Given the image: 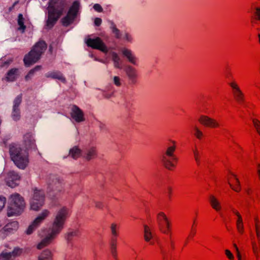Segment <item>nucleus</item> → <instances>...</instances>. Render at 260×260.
Listing matches in <instances>:
<instances>
[{
  "instance_id": "obj_22",
  "label": "nucleus",
  "mask_w": 260,
  "mask_h": 260,
  "mask_svg": "<svg viewBox=\"0 0 260 260\" xmlns=\"http://www.w3.org/2000/svg\"><path fill=\"white\" fill-rule=\"evenodd\" d=\"M25 19L22 14H19L18 16L17 23L18 25V30L21 33L25 32L26 26L24 25Z\"/></svg>"
},
{
  "instance_id": "obj_56",
  "label": "nucleus",
  "mask_w": 260,
  "mask_h": 260,
  "mask_svg": "<svg viewBox=\"0 0 260 260\" xmlns=\"http://www.w3.org/2000/svg\"><path fill=\"white\" fill-rule=\"evenodd\" d=\"M237 257L238 260H244L242 258L241 253H237Z\"/></svg>"
},
{
  "instance_id": "obj_24",
  "label": "nucleus",
  "mask_w": 260,
  "mask_h": 260,
  "mask_svg": "<svg viewBox=\"0 0 260 260\" xmlns=\"http://www.w3.org/2000/svg\"><path fill=\"white\" fill-rule=\"evenodd\" d=\"M18 227V222L16 221H14L7 224L4 227V230L6 232H12L14 231H16Z\"/></svg>"
},
{
  "instance_id": "obj_50",
  "label": "nucleus",
  "mask_w": 260,
  "mask_h": 260,
  "mask_svg": "<svg viewBox=\"0 0 260 260\" xmlns=\"http://www.w3.org/2000/svg\"><path fill=\"white\" fill-rule=\"evenodd\" d=\"M172 192V189L171 188H169L168 189V197H169V199H171V198Z\"/></svg>"
},
{
  "instance_id": "obj_13",
  "label": "nucleus",
  "mask_w": 260,
  "mask_h": 260,
  "mask_svg": "<svg viewBox=\"0 0 260 260\" xmlns=\"http://www.w3.org/2000/svg\"><path fill=\"white\" fill-rule=\"evenodd\" d=\"M86 43L87 46L92 49L99 50L103 52L108 51L107 46L99 37L94 39L89 38L86 40Z\"/></svg>"
},
{
  "instance_id": "obj_51",
  "label": "nucleus",
  "mask_w": 260,
  "mask_h": 260,
  "mask_svg": "<svg viewBox=\"0 0 260 260\" xmlns=\"http://www.w3.org/2000/svg\"><path fill=\"white\" fill-rule=\"evenodd\" d=\"M197 223L196 221V220H194L193 221V222L192 223V225L191 226V229H197Z\"/></svg>"
},
{
  "instance_id": "obj_32",
  "label": "nucleus",
  "mask_w": 260,
  "mask_h": 260,
  "mask_svg": "<svg viewBox=\"0 0 260 260\" xmlns=\"http://www.w3.org/2000/svg\"><path fill=\"white\" fill-rule=\"evenodd\" d=\"M0 260H14L11 252L3 251L0 254Z\"/></svg>"
},
{
  "instance_id": "obj_52",
  "label": "nucleus",
  "mask_w": 260,
  "mask_h": 260,
  "mask_svg": "<svg viewBox=\"0 0 260 260\" xmlns=\"http://www.w3.org/2000/svg\"><path fill=\"white\" fill-rule=\"evenodd\" d=\"M125 38L128 41H131L132 40V38L131 36H129L128 34H126L125 35Z\"/></svg>"
},
{
  "instance_id": "obj_33",
  "label": "nucleus",
  "mask_w": 260,
  "mask_h": 260,
  "mask_svg": "<svg viewBox=\"0 0 260 260\" xmlns=\"http://www.w3.org/2000/svg\"><path fill=\"white\" fill-rule=\"evenodd\" d=\"M41 66H37L34 69L30 70L27 75L25 76V79L28 80L30 79L31 77L34 75L36 72L38 71L41 69Z\"/></svg>"
},
{
  "instance_id": "obj_31",
  "label": "nucleus",
  "mask_w": 260,
  "mask_h": 260,
  "mask_svg": "<svg viewBox=\"0 0 260 260\" xmlns=\"http://www.w3.org/2000/svg\"><path fill=\"white\" fill-rule=\"evenodd\" d=\"M193 153L196 162L199 166L201 164V153L196 147L193 149Z\"/></svg>"
},
{
  "instance_id": "obj_11",
  "label": "nucleus",
  "mask_w": 260,
  "mask_h": 260,
  "mask_svg": "<svg viewBox=\"0 0 260 260\" xmlns=\"http://www.w3.org/2000/svg\"><path fill=\"white\" fill-rule=\"evenodd\" d=\"M110 228L112 235L110 242L111 253L113 256L116 258L117 256V237L118 236L119 226L113 223L111 224Z\"/></svg>"
},
{
  "instance_id": "obj_35",
  "label": "nucleus",
  "mask_w": 260,
  "mask_h": 260,
  "mask_svg": "<svg viewBox=\"0 0 260 260\" xmlns=\"http://www.w3.org/2000/svg\"><path fill=\"white\" fill-rule=\"evenodd\" d=\"M112 60L114 62V66L117 68H120V59L118 56L117 54L115 52H113L112 54Z\"/></svg>"
},
{
  "instance_id": "obj_21",
  "label": "nucleus",
  "mask_w": 260,
  "mask_h": 260,
  "mask_svg": "<svg viewBox=\"0 0 260 260\" xmlns=\"http://www.w3.org/2000/svg\"><path fill=\"white\" fill-rule=\"evenodd\" d=\"M229 184L231 188L236 192H239L241 190L240 182L237 176L232 174L229 180Z\"/></svg>"
},
{
  "instance_id": "obj_40",
  "label": "nucleus",
  "mask_w": 260,
  "mask_h": 260,
  "mask_svg": "<svg viewBox=\"0 0 260 260\" xmlns=\"http://www.w3.org/2000/svg\"><path fill=\"white\" fill-rule=\"evenodd\" d=\"M197 232V229H191L190 232L188 235V236L187 238V240H191L194 236L196 235Z\"/></svg>"
},
{
  "instance_id": "obj_23",
  "label": "nucleus",
  "mask_w": 260,
  "mask_h": 260,
  "mask_svg": "<svg viewBox=\"0 0 260 260\" xmlns=\"http://www.w3.org/2000/svg\"><path fill=\"white\" fill-rule=\"evenodd\" d=\"M18 69L13 68L9 70L6 76V80L7 81H14L17 77Z\"/></svg>"
},
{
  "instance_id": "obj_3",
  "label": "nucleus",
  "mask_w": 260,
  "mask_h": 260,
  "mask_svg": "<svg viewBox=\"0 0 260 260\" xmlns=\"http://www.w3.org/2000/svg\"><path fill=\"white\" fill-rule=\"evenodd\" d=\"M67 0H49L47 7L48 19L46 26L52 27L63 14Z\"/></svg>"
},
{
  "instance_id": "obj_4",
  "label": "nucleus",
  "mask_w": 260,
  "mask_h": 260,
  "mask_svg": "<svg viewBox=\"0 0 260 260\" xmlns=\"http://www.w3.org/2000/svg\"><path fill=\"white\" fill-rule=\"evenodd\" d=\"M9 153L11 160L20 169H24L29 164V153L24 148L16 144L9 146Z\"/></svg>"
},
{
  "instance_id": "obj_18",
  "label": "nucleus",
  "mask_w": 260,
  "mask_h": 260,
  "mask_svg": "<svg viewBox=\"0 0 260 260\" xmlns=\"http://www.w3.org/2000/svg\"><path fill=\"white\" fill-rule=\"evenodd\" d=\"M144 240L146 242L149 243V245H153L157 241L155 236L152 234L151 229L147 225L144 226Z\"/></svg>"
},
{
  "instance_id": "obj_48",
  "label": "nucleus",
  "mask_w": 260,
  "mask_h": 260,
  "mask_svg": "<svg viewBox=\"0 0 260 260\" xmlns=\"http://www.w3.org/2000/svg\"><path fill=\"white\" fill-rule=\"evenodd\" d=\"M252 250L254 253L257 252V246L255 242H253L252 244Z\"/></svg>"
},
{
  "instance_id": "obj_27",
  "label": "nucleus",
  "mask_w": 260,
  "mask_h": 260,
  "mask_svg": "<svg viewBox=\"0 0 260 260\" xmlns=\"http://www.w3.org/2000/svg\"><path fill=\"white\" fill-rule=\"evenodd\" d=\"M122 53L125 56H126L129 62H131L133 64H136V58L134 56H133L130 50H128L127 49H124L122 50Z\"/></svg>"
},
{
  "instance_id": "obj_5",
  "label": "nucleus",
  "mask_w": 260,
  "mask_h": 260,
  "mask_svg": "<svg viewBox=\"0 0 260 260\" xmlns=\"http://www.w3.org/2000/svg\"><path fill=\"white\" fill-rule=\"evenodd\" d=\"M47 49V44L44 41H40L32 47L31 50L25 55L23 61L27 67L37 62Z\"/></svg>"
},
{
  "instance_id": "obj_25",
  "label": "nucleus",
  "mask_w": 260,
  "mask_h": 260,
  "mask_svg": "<svg viewBox=\"0 0 260 260\" xmlns=\"http://www.w3.org/2000/svg\"><path fill=\"white\" fill-rule=\"evenodd\" d=\"M48 77L52 79H57L63 83L66 81V78L63 77L62 74L59 72H53L49 74Z\"/></svg>"
},
{
  "instance_id": "obj_49",
  "label": "nucleus",
  "mask_w": 260,
  "mask_h": 260,
  "mask_svg": "<svg viewBox=\"0 0 260 260\" xmlns=\"http://www.w3.org/2000/svg\"><path fill=\"white\" fill-rule=\"evenodd\" d=\"M255 231L260 229V224L258 221L256 222L255 223Z\"/></svg>"
},
{
  "instance_id": "obj_10",
  "label": "nucleus",
  "mask_w": 260,
  "mask_h": 260,
  "mask_svg": "<svg viewBox=\"0 0 260 260\" xmlns=\"http://www.w3.org/2000/svg\"><path fill=\"white\" fill-rule=\"evenodd\" d=\"M50 212L48 210H44L30 224L26 231L27 235L31 234L36 230L43 221L49 215Z\"/></svg>"
},
{
  "instance_id": "obj_29",
  "label": "nucleus",
  "mask_w": 260,
  "mask_h": 260,
  "mask_svg": "<svg viewBox=\"0 0 260 260\" xmlns=\"http://www.w3.org/2000/svg\"><path fill=\"white\" fill-rule=\"evenodd\" d=\"M193 135L199 140H202L205 138L203 132L197 126H195L193 128Z\"/></svg>"
},
{
  "instance_id": "obj_1",
  "label": "nucleus",
  "mask_w": 260,
  "mask_h": 260,
  "mask_svg": "<svg viewBox=\"0 0 260 260\" xmlns=\"http://www.w3.org/2000/svg\"><path fill=\"white\" fill-rule=\"evenodd\" d=\"M68 214L69 210L66 207H62L57 212L51 226L49 229L47 235L38 244V249H42L50 244L61 232Z\"/></svg>"
},
{
  "instance_id": "obj_57",
  "label": "nucleus",
  "mask_w": 260,
  "mask_h": 260,
  "mask_svg": "<svg viewBox=\"0 0 260 260\" xmlns=\"http://www.w3.org/2000/svg\"><path fill=\"white\" fill-rule=\"evenodd\" d=\"M96 206V207H99V208H101V207H102V204H101V203H100V204H97Z\"/></svg>"
},
{
  "instance_id": "obj_36",
  "label": "nucleus",
  "mask_w": 260,
  "mask_h": 260,
  "mask_svg": "<svg viewBox=\"0 0 260 260\" xmlns=\"http://www.w3.org/2000/svg\"><path fill=\"white\" fill-rule=\"evenodd\" d=\"M12 117L13 120L17 121L20 118V112L19 108H13V112L12 113Z\"/></svg>"
},
{
  "instance_id": "obj_19",
  "label": "nucleus",
  "mask_w": 260,
  "mask_h": 260,
  "mask_svg": "<svg viewBox=\"0 0 260 260\" xmlns=\"http://www.w3.org/2000/svg\"><path fill=\"white\" fill-rule=\"evenodd\" d=\"M208 201L211 207L217 212L222 210V204L219 199L214 195H210Z\"/></svg>"
},
{
  "instance_id": "obj_28",
  "label": "nucleus",
  "mask_w": 260,
  "mask_h": 260,
  "mask_svg": "<svg viewBox=\"0 0 260 260\" xmlns=\"http://www.w3.org/2000/svg\"><path fill=\"white\" fill-rule=\"evenodd\" d=\"M38 260H52V255L49 250H44L39 256Z\"/></svg>"
},
{
  "instance_id": "obj_47",
  "label": "nucleus",
  "mask_w": 260,
  "mask_h": 260,
  "mask_svg": "<svg viewBox=\"0 0 260 260\" xmlns=\"http://www.w3.org/2000/svg\"><path fill=\"white\" fill-rule=\"evenodd\" d=\"M102 19L100 18H96L94 19V23L95 25L100 26L102 23Z\"/></svg>"
},
{
  "instance_id": "obj_58",
  "label": "nucleus",
  "mask_w": 260,
  "mask_h": 260,
  "mask_svg": "<svg viewBox=\"0 0 260 260\" xmlns=\"http://www.w3.org/2000/svg\"><path fill=\"white\" fill-rule=\"evenodd\" d=\"M258 243L260 244V238H257Z\"/></svg>"
},
{
  "instance_id": "obj_17",
  "label": "nucleus",
  "mask_w": 260,
  "mask_h": 260,
  "mask_svg": "<svg viewBox=\"0 0 260 260\" xmlns=\"http://www.w3.org/2000/svg\"><path fill=\"white\" fill-rule=\"evenodd\" d=\"M71 116L77 122L85 120L83 111L76 105H74L72 108Z\"/></svg>"
},
{
  "instance_id": "obj_39",
  "label": "nucleus",
  "mask_w": 260,
  "mask_h": 260,
  "mask_svg": "<svg viewBox=\"0 0 260 260\" xmlns=\"http://www.w3.org/2000/svg\"><path fill=\"white\" fill-rule=\"evenodd\" d=\"M253 124L257 133L260 136V121L256 119H254L253 120Z\"/></svg>"
},
{
  "instance_id": "obj_7",
  "label": "nucleus",
  "mask_w": 260,
  "mask_h": 260,
  "mask_svg": "<svg viewBox=\"0 0 260 260\" xmlns=\"http://www.w3.org/2000/svg\"><path fill=\"white\" fill-rule=\"evenodd\" d=\"M45 201V193L42 190L35 188L34 194L30 201L31 209L35 210H39L43 206Z\"/></svg>"
},
{
  "instance_id": "obj_8",
  "label": "nucleus",
  "mask_w": 260,
  "mask_h": 260,
  "mask_svg": "<svg viewBox=\"0 0 260 260\" xmlns=\"http://www.w3.org/2000/svg\"><path fill=\"white\" fill-rule=\"evenodd\" d=\"M79 7L80 4L78 1H75L73 3L69 9L67 15L61 20V22L64 26H67L74 21L77 15Z\"/></svg>"
},
{
  "instance_id": "obj_41",
  "label": "nucleus",
  "mask_w": 260,
  "mask_h": 260,
  "mask_svg": "<svg viewBox=\"0 0 260 260\" xmlns=\"http://www.w3.org/2000/svg\"><path fill=\"white\" fill-rule=\"evenodd\" d=\"M225 254L229 260L234 259V256L230 250L226 249L225 250Z\"/></svg>"
},
{
  "instance_id": "obj_54",
  "label": "nucleus",
  "mask_w": 260,
  "mask_h": 260,
  "mask_svg": "<svg viewBox=\"0 0 260 260\" xmlns=\"http://www.w3.org/2000/svg\"><path fill=\"white\" fill-rule=\"evenodd\" d=\"M257 174H258V178L260 180V164H259L257 166Z\"/></svg>"
},
{
  "instance_id": "obj_6",
  "label": "nucleus",
  "mask_w": 260,
  "mask_h": 260,
  "mask_svg": "<svg viewBox=\"0 0 260 260\" xmlns=\"http://www.w3.org/2000/svg\"><path fill=\"white\" fill-rule=\"evenodd\" d=\"M9 206L7 209L9 217L19 215L25 207L24 198L19 193H15L9 197Z\"/></svg>"
},
{
  "instance_id": "obj_53",
  "label": "nucleus",
  "mask_w": 260,
  "mask_h": 260,
  "mask_svg": "<svg viewBox=\"0 0 260 260\" xmlns=\"http://www.w3.org/2000/svg\"><path fill=\"white\" fill-rule=\"evenodd\" d=\"M256 236V238H260V229L258 230L255 231Z\"/></svg>"
},
{
  "instance_id": "obj_12",
  "label": "nucleus",
  "mask_w": 260,
  "mask_h": 260,
  "mask_svg": "<svg viewBox=\"0 0 260 260\" xmlns=\"http://www.w3.org/2000/svg\"><path fill=\"white\" fill-rule=\"evenodd\" d=\"M198 122L207 128H217L220 127V124L216 119L205 115H201L198 118Z\"/></svg>"
},
{
  "instance_id": "obj_14",
  "label": "nucleus",
  "mask_w": 260,
  "mask_h": 260,
  "mask_svg": "<svg viewBox=\"0 0 260 260\" xmlns=\"http://www.w3.org/2000/svg\"><path fill=\"white\" fill-rule=\"evenodd\" d=\"M229 85L232 89V92L235 100L240 104L243 103L244 95L237 82L234 80L229 82Z\"/></svg>"
},
{
  "instance_id": "obj_16",
  "label": "nucleus",
  "mask_w": 260,
  "mask_h": 260,
  "mask_svg": "<svg viewBox=\"0 0 260 260\" xmlns=\"http://www.w3.org/2000/svg\"><path fill=\"white\" fill-rule=\"evenodd\" d=\"M22 147L24 148L27 151L30 150L37 149L35 140L34 139L32 134L30 133H27L24 136L23 146Z\"/></svg>"
},
{
  "instance_id": "obj_15",
  "label": "nucleus",
  "mask_w": 260,
  "mask_h": 260,
  "mask_svg": "<svg viewBox=\"0 0 260 260\" xmlns=\"http://www.w3.org/2000/svg\"><path fill=\"white\" fill-rule=\"evenodd\" d=\"M20 180V176L19 174L14 171H9L7 175L6 178V182L7 184L12 187L14 188L17 186Z\"/></svg>"
},
{
  "instance_id": "obj_37",
  "label": "nucleus",
  "mask_w": 260,
  "mask_h": 260,
  "mask_svg": "<svg viewBox=\"0 0 260 260\" xmlns=\"http://www.w3.org/2000/svg\"><path fill=\"white\" fill-rule=\"evenodd\" d=\"M22 102V95H18L14 101V105L13 108H19V106Z\"/></svg>"
},
{
  "instance_id": "obj_45",
  "label": "nucleus",
  "mask_w": 260,
  "mask_h": 260,
  "mask_svg": "<svg viewBox=\"0 0 260 260\" xmlns=\"http://www.w3.org/2000/svg\"><path fill=\"white\" fill-rule=\"evenodd\" d=\"M93 9L98 12H102L103 10L102 6L98 4H96L93 6Z\"/></svg>"
},
{
  "instance_id": "obj_44",
  "label": "nucleus",
  "mask_w": 260,
  "mask_h": 260,
  "mask_svg": "<svg viewBox=\"0 0 260 260\" xmlns=\"http://www.w3.org/2000/svg\"><path fill=\"white\" fill-rule=\"evenodd\" d=\"M254 15L255 20H260V7H257L255 8Z\"/></svg>"
},
{
  "instance_id": "obj_9",
  "label": "nucleus",
  "mask_w": 260,
  "mask_h": 260,
  "mask_svg": "<svg viewBox=\"0 0 260 260\" xmlns=\"http://www.w3.org/2000/svg\"><path fill=\"white\" fill-rule=\"evenodd\" d=\"M157 221L160 230L164 234H169L171 230V224L166 214L163 212L157 215Z\"/></svg>"
},
{
  "instance_id": "obj_42",
  "label": "nucleus",
  "mask_w": 260,
  "mask_h": 260,
  "mask_svg": "<svg viewBox=\"0 0 260 260\" xmlns=\"http://www.w3.org/2000/svg\"><path fill=\"white\" fill-rule=\"evenodd\" d=\"M126 73L128 76L131 78H133L136 76V72L134 70L131 68H128L126 71Z\"/></svg>"
},
{
  "instance_id": "obj_20",
  "label": "nucleus",
  "mask_w": 260,
  "mask_h": 260,
  "mask_svg": "<svg viewBox=\"0 0 260 260\" xmlns=\"http://www.w3.org/2000/svg\"><path fill=\"white\" fill-rule=\"evenodd\" d=\"M233 213L237 216L236 221L237 231L239 234L243 235L244 233V227L242 216L237 210H233Z\"/></svg>"
},
{
  "instance_id": "obj_55",
  "label": "nucleus",
  "mask_w": 260,
  "mask_h": 260,
  "mask_svg": "<svg viewBox=\"0 0 260 260\" xmlns=\"http://www.w3.org/2000/svg\"><path fill=\"white\" fill-rule=\"evenodd\" d=\"M234 247H235V248L236 249V251L237 252V253H240V252L239 251V248H238L237 245L236 244H234Z\"/></svg>"
},
{
  "instance_id": "obj_2",
  "label": "nucleus",
  "mask_w": 260,
  "mask_h": 260,
  "mask_svg": "<svg viewBox=\"0 0 260 260\" xmlns=\"http://www.w3.org/2000/svg\"><path fill=\"white\" fill-rule=\"evenodd\" d=\"M176 149L177 143L170 140L167 143L166 148L160 156V162L168 170L173 171L177 166L178 158L175 154Z\"/></svg>"
},
{
  "instance_id": "obj_26",
  "label": "nucleus",
  "mask_w": 260,
  "mask_h": 260,
  "mask_svg": "<svg viewBox=\"0 0 260 260\" xmlns=\"http://www.w3.org/2000/svg\"><path fill=\"white\" fill-rule=\"evenodd\" d=\"M69 155L74 159H77L81 155V150L78 147L75 146L70 150Z\"/></svg>"
},
{
  "instance_id": "obj_30",
  "label": "nucleus",
  "mask_w": 260,
  "mask_h": 260,
  "mask_svg": "<svg viewBox=\"0 0 260 260\" xmlns=\"http://www.w3.org/2000/svg\"><path fill=\"white\" fill-rule=\"evenodd\" d=\"M23 252L22 248L15 247L11 252L14 260L17 257L21 256L23 253Z\"/></svg>"
},
{
  "instance_id": "obj_34",
  "label": "nucleus",
  "mask_w": 260,
  "mask_h": 260,
  "mask_svg": "<svg viewBox=\"0 0 260 260\" xmlns=\"http://www.w3.org/2000/svg\"><path fill=\"white\" fill-rule=\"evenodd\" d=\"M96 155V150L95 148L92 147L87 152L85 158L87 160H90L94 158Z\"/></svg>"
},
{
  "instance_id": "obj_38",
  "label": "nucleus",
  "mask_w": 260,
  "mask_h": 260,
  "mask_svg": "<svg viewBox=\"0 0 260 260\" xmlns=\"http://www.w3.org/2000/svg\"><path fill=\"white\" fill-rule=\"evenodd\" d=\"M112 32L115 35V37L117 39H119L121 37V34L120 30L116 27V25H113L112 27Z\"/></svg>"
},
{
  "instance_id": "obj_46",
  "label": "nucleus",
  "mask_w": 260,
  "mask_h": 260,
  "mask_svg": "<svg viewBox=\"0 0 260 260\" xmlns=\"http://www.w3.org/2000/svg\"><path fill=\"white\" fill-rule=\"evenodd\" d=\"M114 84L117 86H119L121 85L120 81V78L117 76L114 77Z\"/></svg>"
},
{
  "instance_id": "obj_43",
  "label": "nucleus",
  "mask_w": 260,
  "mask_h": 260,
  "mask_svg": "<svg viewBox=\"0 0 260 260\" xmlns=\"http://www.w3.org/2000/svg\"><path fill=\"white\" fill-rule=\"evenodd\" d=\"M6 203V198L0 196V211L5 207Z\"/></svg>"
}]
</instances>
